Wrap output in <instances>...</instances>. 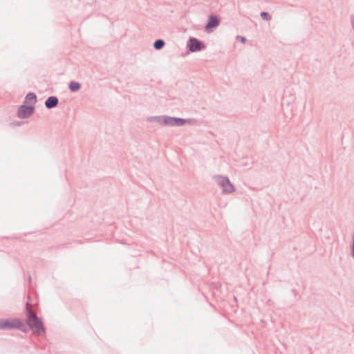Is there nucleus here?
Returning a JSON list of instances; mask_svg holds the SVG:
<instances>
[{
  "mask_svg": "<svg viewBox=\"0 0 354 354\" xmlns=\"http://www.w3.org/2000/svg\"><path fill=\"white\" fill-rule=\"evenodd\" d=\"M27 324L31 329L37 334L40 335L44 333V328L41 320L36 316L31 310H27Z\"/></svg>",
  "mask_w": 354,
  "mask_h": 354,
  "instance_id": "f257e3e1",
  "label": "nucleus"
},
{
  "mask_svg": "<svg viewBox=\"0 0 354 354\" xmlns=\"http://www.w3.org/2000/svg\"><path fill=\"white\" fill-rule=\"evenodd\" d=\"M21 325V322L17 319L0 320V329L16 328Z\"/></svg>",
  "mask_w": 354,
  "mask_h": 354,
  "instance_id": "f03ea898",
  "label": "nucleus"
},
{
  "mask_svg": "<svg viewBox=\"0 0 354 354\" xmlns=\"http://www.w3.org/2000/svg\"><path fill=\"white\" fill-rule=\"evenodd\" d=\"M164 123L170 126H182L186 124H190V120L177 118H166Z\"/></svg>",
  "mask_w": 354,
  "mask_h": 354,
  "instance_id": "7ed1b4c3",
  "label": "nucleus"
},
{
  "mask_svg": "<svg viewBox=\"0 0 354 354\" xmlns=\"http://www.w3.org/2000/svg\"><path fill=\"white\" fill-rule=\"evenodd\" d=\"M33 111L34 106L24 105L19 109L18 115L21 118H26L31 115Z\"/></svg>",
  "mask_w": 354,
  "mask_h": 354,
  "instance_id": "20e7f679",
  "label": "nucleus"
},
{
  "mask_svg": "<svg viewBox=\"0 0 354 354\" xmlns=\"http://www.w3.org/2000/svg\"><path fill=\"white\" fill-rule=\"evenodd\" d=\"M218 182L223 188L224 192L230 193L234 191V187L227 178L218 177Z\"/></svg>",
  "mask_w": 354,
  "mask_h": 354,
  "instance_id": "39448f33",
  "label": "nucleus"
},
{
  "mask_svg": "<svg viewBox=\"0 0 354 354\" xmlns=\"http://www.w3.org/2000/svg\"><path fill=\"white\" fill-rule=\"evenodd\" d=\"M218 20L216 17L210 16L209 17L208 23L205 26V30L207 32L212 31V28L216 27L218 25Z\"/></svg>",
  "mask_w": 354,
  "mask_h": 354,
  "instance_id": "423d86ee",
  "label": "nucleus"
},
{
  "mask_svg": "<svg viewBox=\"0 0 354 354\" xmlns=\"http://www.w3.org/2000/svg\"><path fill=\"white\" fill-rule=\"evenodd\" d=\"M37 101V97L35 94L32 93H28L26 97V105L28 106H34V104L36 103Z\"/></svg>",
  "mask_w": 354,
  "mask_h": 354,
  "instance_id": "0eeeda50",
  "label": "nucleus"
},
{
  "mask_svg": "<svg viewBox=\"0 0 354 354\" xmlns=\"http://www.w3.org/2000/svg\"><path fill=\"white\" fill-rule=\"evenodd\" d=\"M57 103H58L57 98L56 97L51 96V97H49L46 100V101L45 102V104H46L47 108L51 109L53 107L56 106Z\"/></svg>",
  "mask_w": 354,
  "mask_h": 354,
  "instance_id": "6e6552de",
  "label": "nucleus"
},
{
  "mask_svg": "<svg viewBox=\"0 0 354 354\" xmlns=\"http://www.w3.org/2000/svg\"><path fill=\"white\" fill-rule=\"evenodd\" d=\"M188 47L191 51H196L199 49V42L196 39H190Z\"/></svg>",
  "mask_w": 354,
  "mask_h": 354,
  "instance_id": "1a4fd4ad",
  "label": "nucleus"
},
{
  "mask_svg": "<svg viewBox=\"0 0 354 354\" xmlns=\"http://www.w3.org/2000/svg\"><path fill=\"white\" fill-rule=\"evenodd\" d=\"M80 88V85L79 83L77 82H71L70 84V89L72 91H77L79 88Z\"/></svg>",
  "mask_w": 354,
  "mask_h": 354,
  "instance_id": "9d476101",
  "label": "nucleus"
},
{
  "mask_svg": "<svg viewBox=\"0 0 354 354\" xmlns=\"http://www.w3.org/2000/svg\"><path fill=\"white\" fill-rule=\"evenodd\" d=\"M165 43L161 39H159V40H157L155 43H154V48L156 49H160L163 47Z\"/></svg>",
  "mask_w": 354,
  "mask_h": 354,
  "instance_id": "9b49d317",
  "label": "nucleus"
},
{
  "mask_svg": "<svg viewBox=\"0 0 354 354\" xmlns=\"http://www.w3.org/2000/svg\"><path fill=\"white\" fill-rule=\"evenodd\" d=\"M261 17H262L263 19H265V20H270V16L269 15L268 13H267L266 12H261Z\"/></svg>",
  "mask_w": 354,
  "mask_h": 354,
  "instance_id": "f8f14e48",
  "label": "nucleus"
},
{
  "mask_svg": "<svg viewBox=\"0 0 354 354\" xmlns=\"http://www.w3.org/2000/svg\"><path fill=\"white\" fill-rule=\"evenodd\" d=\"M240 39L242 42H245V38L243 37H240Z\"/></svg>",
  "mask_w": 354,
  "mask_h": 354,
  "instance_id": "ddd939ff",
  "label": "nucleus"
}]
</instances>
